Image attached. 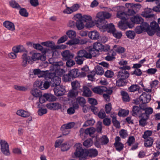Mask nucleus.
Here are the masks:
<instances>
[{"label": "nucleus", "instance_id": "1", "mask_svg": "<svg viewBox=\"0 0 160 160\" xmlns=\"http://www.w3.org/2000/svg\"><path fill=\"white\" fill-rule=\"evenodd\" d=\"M88 59H89L88 52L85 49L79 50L74 58L77 64L80 65L82 64L83 61Z\"/></svg>", "mask_w": 160, "mask_h": 160}, {"label": "nucleus", "instance_id": "2", "mask_svg": "<svg viewBox=\"0 0 160 160\" xmlns=\"http://www.w3.org/2000/svg\"><path fill=\"white\" fill-rule=\"evenodd\" d=\"M75 151L74 154L76 157L79 158L80 160H85L84 154L85 151L82 148V145L80 143L76 144L74 146Z\"/></svg>", "mask_w": 160, "mask_h": 160}, {"label": "nucleus", "instance_id": "3", "mask_svg": "<svg viewBox=\"0 0 160 160\" xmlns=\"http://www.w3.org/2000/svg\"><path fill=\"white\" fill-rule=\"evenodd\" d=\"M119 69L121 70L118 72V78H121L126 80L129 77V73L126 70L130 69V67L129 66L120 67H119Z\"/></svg>", "mask_w": 160, "mask_h": 160}, {"label": "nucleus", "instance_id": "4", "mask_svg": "<svg viewBox=\"0 0 160 160\" xmlns=\"http://www.w3.org/2000/svg\"><path fill=\"white\" fill-rule=\"evenodd\" d=\"M80 72L78 69H73L70 70L68 73V75H66L64 76V78L65 81H70L71 78H76L79 76Z\"/></svg>", "mask_w": 160, "mask_h": 160}, {"label": "nucleus", "instance_id": "5", "mask_svg": "<svg viewBox=\"0 0 160 160\" xmlns=\"http://www.w3.org/2000/svg\"><path fill=\"white\" fill-rule=\"evenodd\" d=\"M95 20L97 26L99 28L105 23L106 21L103 12H99L97 14Z\"/></svg>", "mask_w": 160, "mask_h": 160}, {"label": "nucleus", "instance_id": "6", "mask_svg": "<svg viewBox=\"0 0 160 160\" xmlns=\"http://www.w3.org/2000/svg\"><path fill=\"white\" fill-rule=\"evenodd\" d=\"M0 143L2 152L5 155H9L10 152L9 145L7 142L5 140H1Z\"/></svg>", "mask_w": 160, "mask_h": 160}, {"label": "nucleus", "instance_id": "7", "mask_svg": "<svg viewBox=\"0 0 160 160\" xmlns=\"http://www.w3.org/2000/svg\"><path fill=\"white\" fill-rule=\"evenodd\" d=\"M151 95L147 93L143 92L140 97V100L143 104H146L149 102L151 99Z\"/></svg>", "mask_w": 160, "mask_h": 160}, {"label": "nucleus", "instance_id": "8", "mask_svg": "<svg viewBox=\"0 0 160 160\" xmlns=\"http://www.w3.org/2000/svg\"><path fill=\"white\" fill-rule=\"evenodd\" d=\"M98 154V151L95 149H90L85 151L84 156L85 159L87 158L88 157L91 158L97 156Z\"/></svg>", "mask_w": 160, "mask_h": 160}, {"label": "nucleus", "instance_id": "9", "mask_svg": "<svg viewBox=\"0 0 160 160\" xmlns=\"http://www.w3.org/2000/svg\"><path fill=\"white\" fill-rule=\"evenodd\" d=\"M100 29H105L108 32L112 33L115 30V28L114 25L112 23L106 24L104 23L99 28Z\"/></svg>", "mask_w": 160, "mask_h": 160}, {"label": "nucleus", "instance_id": "10", "mask_svg": "<svg viewBox=\"0 0 160 160\" xmlns=\"http://www.w3.org/2000/svg\"><path fill=\"white\" fill-rule=\"evenodd\" d=\"M118 25L119 28L123 30L127 29L128 27L132 28L133 26V24L130 25L129 23L127 22L126 21H123L122 22L121 20L119 22Z\"/></svg>", "mask_w": 160, "mask_h": 160}, {"label": "nucleus", "instance_id": "11", "mask_svg": "<svg viewBox=\"0 0 160 160\" xmlns=\"http://www.w3.org/2000/svg\"><path fill=\"white\" fill-rule=\"evenodd\" d=\"M63 60L66 61L69 59L73 58V55L71 53L69 50H66L61 53Z\"/></svg>", "mask_w": 160, "mask_h": 160}, {"label": "nucleus", "instance_id": "12", "mask_svg": "<svg viewBox=\"0 0 160 160\" xmlns=\"http://www.w3.org/2000/svg\"><path fill=\"white\" fill-rule=\"evenodd\" d=\"M53 91L55 94L57 96H60L63 95L65 92V89L60 86H58L55 88Z\"/></svg>", "mask_w": 160, "mask_h": 160}, {"label": "nucleus", "instance_id": "13", "mask_svg": "<svg viewBox=\"0 0 160 160\" xmlns=\"http://www.w3.org/2000/svg\"><path fill=\"white\" fill-rule=\"evenodd\" d=\"M61 82V79L58 77H55L51 79V86L52 87H56L60 86L59 84Z\"/></svg>", "mask_w": 160, "mask_h": 160}, {"label": "nucleus", "instance_id": "14", "mask_svg": "<svg viewBox=\"0 0 160 160\" xmlns=\"http://www.w3.org/2000/svg\"><path fill=\"white\" fill-rule=\"evenodd\" d=\"M139 117L141 118L139 121V125L142 127L146 125L147 124V121L148 118V117L144 114H141Z\"/></svg>", "mask_w": 160, "mask_h": 160}, {"label": "nucleus", "instance_id": "15", "mask_svg": "<svg viewBox=\"0 0 160 160\" xmlns=\"http://www.w3.org/2000/svg\"><path fill=\"white\" fill-rule=\"evenodd\" d=\"M107 88L105 86L97 87L92 88L93 92L96 93L101 94L106 91Z\"/></svg>", "mask_w": 160, "mask_h": 160}, {"label": "nucleus", "instance_id": "16", "mask_svg": "<svg viewBox=\"0 0 160 160\" xmlns=\"http://www.w3.org/2000/svg\"><path fill=\"white\" fill-rule=\"evenodd\" d=\"M16 114L18 115L23 118H27L30 115V113L28 111L21 109L17 111Z\"/></svg>", "mask_w": 160, "mask_h": 160}, {"label": "nucleus", "instance_id": "17", "mask_svg": "<svg viewBox=\"0 0 160 160\" xmlns=\"http://www.w3.org/2000/svg\"><path fill=\"white\" fill-rule=\"evenodd\" d=\"M142 111H141L139 107L136 106H133L132 112V115L133 116H140L142 113Z\"/></svg>", "mask_w": 160, "mask_h": 160}, {"label": "nucleus", "instance_id": "18", "mask_svg": "<svg viewBox=\"0 0 160 160\" xmlns=\"http://www.w3.org/2000/svg\"><path fill=\"white\" fill-rule=\"evenodd\" d=\"M3 25L7 29L11 31L15 30L14 25L12 22L6 21L3 22Z\"/></svg>", "mask_w": 160, "mask_h": 160}, {"label": "nucleus", "instance_id": "19", "mask_svg": "<svg viewBox=\"0 0 160 160\" xmlns=\"http://www.w3.org/2000/svg\"><path fill=\"white\" fill-rule=\"evenodd\" d=\"M12 50L15 53L27 52L25 48L22 45H18L13 47Z\"/></svg>", "mask_w": 160, "mask_h": 160}, {"label": "nucleus", "instance_id": "20", "mask_svg": "<svg viewBox=\"0 0 160 160\" xmlns=\"http://www.w3.org/2000/svg\"><path fill=\"white\" fill-rule=\"evenodd\" d=\"M89 37L93 40H98L99 37V34L96 31H93L89 32L88 34Z\"/></svg>", "mask_w": 160, "mask_h": 160}, {"label": "nucleus", "instance_id": "21", "mask_svg": "<svg viewBox=\"0 0 160 160\" xmlns=\"http://www.w3.org/2000/svg\"><path fill=\"white\" fill-rule=\"evenodd\" d=\"M82 96L87 97H90L91 96L92 91L87 86H83L82 90Z\"/></svg>", "mask_w": 160, "mask_h": 160}, {"label": "nucleus", "instance_id": "22", "mask_svg": "<svg viewBox=\"0 0 160 160\" xmlns=\"http://www.w3.org/2000/svg\"><path fill=\"white\" fill-rule=\"evenodd\" d=\"M127 16V14L124 12L121 11L117 12V18H120L122 20L126 21L128 18Z\"/></svg>", "mask_w": 160, "mask_h": 160}, {"label": "nucleus", "instance_id": "23", "mask_svg": "<svg viewBox=\"0 0 160 160\" xmlns=\"http://www.w3.org/2000/svg\"><path fill=\"white\" fill-rule=\"evenodd\" d=\"M131 21L134 23L136 24H141L143 22V19L141 17L137 15L131 19Z\"/></svg>", "mask_w": 160, "mask_h": 160}, {"label": "nucleus", "instance_id": "24", "mask_svg": "<svg viewBox=\"0 0 160 160\" xmlns=\"http://www.w3.org/2000/svg\"><path fill=\"white\" fill-rule=\"evenodd\" d=\"M23 59L22 65L24 67H25L27 64V62L29 63L31 60L30 57H28L26 53L23 54L22 56Z\"/></svg>", "mask_w": 160, "mask_h": 160}, {"label": "nucleus", "instance_id": "25", "mask_svg": "<svg viewBox=\"0 0 160 160\" xmlns=\"http://www.w3.org/2000/svg\"><path fill=\"white\" fill-rule=\"evenodd\" d=\"M88 52L89 59H91L93 57H96L98 52L96 51V49L93 47V48L90 49Z\"/></svg>", "mask_w": 160, "mask_h": 160}, {"label": "nucleus", "instance_id": "26", "mask_svg": "<svg viewBox=\"0 0 160 160\" xmlns=\"http://www.w3.org/2000/svg\"><path fill=\"white\" fill-rule=\"evenodd\" d=\"M32 46L35 49L39 50L44 53H46L47 51V49L43 48L39 43L33 44Z\"/></svg>", "mask_w": 160, "mask_h": 160}, {"label": "nucleus", "instance_id": "27", "mask_svg": "<svg viewBox=\"0 0 160 160\" xmlns=\"http://www.w3.org/2000/svg\"><path fill=\"white\" fill-rule=\"evenodd\" d=\"M30 92L32 95L35 97H39L42 95V92L37 88L32 89Z\"/></svg>", "mask_w": 160, "mask_h": 160}, {"label": "nucleus", "instance_id": "28", "mask_svg": "<svg viewBox=\"0 0 160 160\" xmlns=\"http://www.w3.org/2000/svg\"><path fill=\"white\" fill-rule=\"evenodd\" d=\"M116 82V85L118 87L123 86L127 83V80L124 79L118 78Z\"/></svg>", "mask_w": 160, "mask_h": 160}, {"label": "nucleus", "instance_id": "29", "mask_svg": "<svg viewBox=\"0 0 160 160\" xmlns=\"http://www.w3.org/2000/svg\"><path fill=\"white\" fill-rule=\"evenodd\" d=\"M95 131L96 129L93 127L88 128L85 130V134L87 135L89 134L90 136L94 138L95 136L93 134Z\"/></svg>", "mask_w": 160, "mask_h": 160}, {"label": "nucleus", "instance_id": "30", "mask_svg": "<svg viewBox=\"0 0 160 160\" xmlns=\"http://www.w3.org/2000/svg\"><path fill=\"white\" fill-rule=\"evenodd\" d=\"M125 7H132L135 11L140 9L141 8V5L140 4L126 3Z\"/></svg>", "mask_w": 160, "mask_h": 160}, {"label": "nucleus", "instance_id": "31", "mask_svg": "<svg viewBox=\"0 0 160 160\" xmlns=\"http://www.w3.org/2000/svg\"><path fill=\"white\" fill-rule=\"evenodd\" d=\"M44 96L47 101H53L56 100V97L53 95L49 93H45Z\"/></svg>", "mask_w": 160, "mask_h": 160}, {"label": "nucleus", "instance_id": "32", "mask_svg": "<svg viewBox=\"0 0 160 160\" xmlns=\"http://www.w3.org/2000/svg\"><path fill=\"white\" fill-rule=\"evenodd\" d=\"M30 54L31 55L32 59L33 61L38 60V58L40 56V53L36 52L34 51L30 52Z\"/></svg>", "mask_w": 160, "mask_h": 160}, {"label": "nucleus", "instance_id": "33", "mask_svg": "<svg viewBox=\"0 0 160 160\" xmlns=\"http://www.w3.org/2000/svg\"><path fill=\"white\" fill-rule=\"evenodd\" d=\"M78 94V90H76L72 89L69 91L68 94V98H73L77 96Z\"/></svg>", "mask_w": 160, "mask_h": 160}, {"label": "nucleus", "instance_id": "34", "mask_svg": "<svg viewBox=\"0 0 160 160\" xmlns=\"http://www.w3.org/2000/svg\"><path fill=\"white\" fill-rule=\"evenodd\" d=\"M10 7L13 8L19 9L20 8V6L15 0H12L9 2Z\"/></svg>", "mask_w": 160, "mask_h": 160}, {"label": "nucleus", "instance_id": "35", "mask_svg": "<svg viewBox=\"0 0 160 160\" xmlns=\"http://www.w3.org/2000/svg\"><path fill=\"white\" fill-rule=\"evenodd\" d=\"M153 142V138L149 137L145 140L144 146L147 148L150 147L152 145Z\"/></svg>", "mask_w": 160, "mask_h": 160}, {"label": "nucleus", "instance_id": "36", "mask_svg": "<svg viewBox=\"0 0 160 160\" xmlns=\"http://www.w3.org/2000/svg\"><path fill=\"white\" fill-rule=\"evenodd\" d=\"M33 73L34 75H38L39 78L44 77L45 72L41 71L39 69H36L33 71Z\"/></svg>", "mask_w": 160, "mask_h": 160}, {"label": "nucleus", "instance_id": "37", "mask_svg": "<svg viewBox=\"0 0 160 160\" xmlns=\"http://www.w3.org/2000/svg\"><path fill=\"white\" fill-rule=\"evenodd\" d=\"M83 22H84L81 19L77 20L76 26L78 30H81L84 28L85 25Z\"/></svg>", "mask_w": 160, "mask_h": 160}, {"label": "nucleus", "instance_id": "38", "mask_svg": "<svg viewBox=\"0 0 160 160\" xmlns=\"http://www.w3.org/2000/svg\"><path fill=\"white\" fill-rule=\"evenodd\" d=\"M121 93L122 96V100L124 101H129L130 98L127 92L124 91H122L121 92Z\"/></svg>", "mask_w": 160, "mask_h": 160}, {"label": "nucleus", "instance_id": "39", "mask_svg": "<svg viewBox=\"0 0 160 160\" xmlns=\"http://www.w3.org/2000/svg\"><path fill=\"white\" fill-rule=\"evenodd\" d=\"M42 45L48 47H49L52 49L54 48V43L52 41H47L42 42L41 43Z\"/></svg>", "mask_w": 160, "mask_h": 160}, {"label": "nucleus", "instance_id": "40", "mask_svg": "<svg viewBox=\"0 0 160 160\" xmlns=\"http://www.w3.org/2000/svg\"><path fill=\"white\" fill-rule=\"evenodd\" d=\"M113 48L115 51L119 53H123L125 51V49L120 46L118 47L117 45H114Z\"/></svg>", "mask_w": 160, "mask_h": 160}, {"label": "nucleus", "instance_id": "41", "mask_svg": "<svg viewBox=\"0 0 160 160\" xmlns=\"http://www.w3.org/2000/svg\"><path fill=\"white\" fill-rule=\"evenodd\" d=\"M126 35L128 38L133 39L134 38L136 34L133 31H128L126 32Z\"/></svg>", "mask_w": 160, "mask_h": 160}, {"label": "nucleus", "instance_id": "42", "mask_svg": "<svg viewBox=\"0 0 160 160\" xmlns=\"http://www.w3.org/2000/svg\"><path fill=\"white\" fill-rule=\"evenodd\" d=\"M104 71L102 67L99 65H97L95 68V73L99 75H102L103 74Z\"/></svg>", "mask_w": 160, "mask_h": 160}, {"label": "nucleus", "instance_id": "43", "mask_svg": "<svg viewBox=\"0 0 160 160\" xmlns=\"http://www.w3.org/2000/svg\"><path fill=\"white\" fill-rule=\"evenodd\" d=\"M101 144L102 145H106L109 142V139L106 136H103L102 138H99Z\"/></svg>", "mask_w": 160, "mask_h": 160}, {"label": "nucleus", "instance_id": "44", "mask_svg": "<svg viewBox=\"0 0 160 160\" xmlns=\"http://www.w3.org/2000/svg\"><path fill=\"white\" fill-rule=\"evenodd\" d=\"M114 145L115 147L116 150L119 152L121 151L124 147L123 144L121 142L114 143Z\"/></svg>", "mask_w": 160, "mask_h": 160}, {"label": "nucleus", "instance_id": "45", "mask_svg": "<svg viewBox=\"0 0 160 160\" xmlns=\"http://www.w3.org/2000/svg\"><path fill=\"white\" fill-rule=\"evenodd\" d=\"M66 34L70 38H73L76 36V32L72 30H69L66 32Z\"/></svg>", "mask_w": 160, "mask_h": 160}, {"label": "nucleus", "instance_id": "46", "mask_svg": "<svg viewBox=\"0 0 160 160\" xmlns=\"http://www.w3.org/2000/svg\"><path fill=\"white\" fill-rule=\"evenodd\" d=\"M75 125V123L73 122H72L64 124L62 126V128H64L68 129L73 128Z\"/></svg>", "mask_w": 160, "mask_h": 160}, {"label": "nucleus", "instance_id": "47", "mask_svg": "<svg viewBox=\"0 0 160 160\" xmlns=\"http://www.w3.org/2000/svg\"><path fill=\"white\" fill-rule=\"evenodd\" d=\"M19 9V13L21 15L26 17H28V13L25 8H21L20 7V8Z\"/></svg>", "mask_w": 160, "mask_h": 160}, {"label": "nucleus", "instance_id": "48", "mask_svg": "<svg viewBox=\"0 0 160 160\" xmlns=\"http://www.w3.org/2000/svg\"><path fill=\"white\" fill-rule=\"evenodd\" d=\"M92 140L89 138L87 139L83 142V145L86 147L88 148L92 146Z\"/></svg>", "mask_w": 160, "mask_h": 160}, {"label": "nucleus", "instance_id": "49", "mask_svg": "<svg viewBox=\"0 0 160 160\" xmlns=\"http://www.w3.org/2000/svg\"><path fill=\"white\" fill-rule=\"evenodd\" d=\"M140 87L138 85L133 84L132 85L128 88L130 92H134L138 91L140 89Z\"/></svg>", "mask_w": 160, "mask_h": 160}, {"label": "nucleus", "instance_id": "50", "mask_svg": "<svg viewBox=\"0 0 160 160\" xmlns=\"http://www.w3.org/2000/svg\"><path fill=\"white\" fill-rule=\"evenodd\" d=\"M93 48L98 52L101 51L102 44L100 42H96L93 44Z\"/></svg>", "mask_w": 160, "mask_h": 160}, {"label": "nucleus", "instance_id": "51", "mask_svg": "<svg viewBox=\"0 0 160 160\" xmlns=\"http://www.w3.org/2000/svg\"><path fill=\"white\" fill-rule=\"evenodd\" d=\"M77 102L80 106H83L86 103V100L84 98L82 97H80L77 98L76 99Z\"/></svg>", "mask_w": 160, "mask_h": 160}, {"label": "nucleus", "instance_id": "52", "mask_svg": "<svg viewBox=\"0 0 160 160\" xmlns=\"http://www.w3.org/2000/svg\"><path fill=\"white\" fill-rule=\"evenodd\" d=\"M145 112L142 113L141 114H144L149 118V115L151 114L153 112V109L152 108L149 107L147 108L145 110Z\"/></svg>", "mask_w": 160, "mask_h": 160}, {"label": "nucleus", "instance_id": "53", "mask_svg": "<svg viewBox=\"0 0 160 160\" xmlns=\"http://www.w3.org/2000/svg\"><path fill=\"white\" fill-rule=\"evenodd\" d=\"M127 8V14L128 16L133 15L136 13V12L132 7H125Z\"/></svg>", "mask_w": 160, "mask_h": 160}, {"label": "nucleus", "instance_id": "54", "mask_svg": "<svg viewBox=\"0 0 160 160\" xmlns=\"http://www.w3.org/2000/svg\"><path fill=\"white\" fill-rule=\"evenodd\" d=\"M56 74V72H49L48 73H46L45 72L44 77H43L51 79H52L53 78L56 77L55 76Z\"/></svg>", "mask_w": 160, "mask_h": 160}, {"label": "nucleus", "instance_id": "55", "mask_svg": "<svg viewBox=\"0 0 160 160\" xmlns=\"http://www.w3.org/2000/svg\"><path fill=\"white\" fill-rule=\"evenodd\" d=\"M129 111L128 110L122 109L119 111L118 115L119 116H126L129 113Z\"/></svg>", "mask_w": 160, "mask_h": 160}, {"label": "nucleus", "instance_id": "56", "mask_svg": "<svg viewBox=\"0 0 160 160\" xmlns=\"http://www.w3.org/2000/svg\"><path fill=\"white\" fill-rule=\"evenodd\" d=\"M71 85L72 89L76 90H77V89L80 87V83L77 81L72 82Z\"/></svg>", "mask_w": 160, "mask_h": 160}, {"label": "nucleus", "instance_id": "57", "mask_svg": "<svg viewBox=\"0 0 160 160\" xmlns=\"http://www.w3.org/2000/svg\"><path fill=\"white\" fill-rule=\"evenodd\" d=\"M13 87L14 88L17 90L25 91L28 89L27 87H24L23 86H20L17 85H15Z\"/></svg>", "mask_w": 160, "mask_h": 160}, {"label": "nucleus", "instance_id": "58", "mask_svg": "<svg viewBox=\"0 0 160 160\" xmlns=\"http://www.w3.org/2000/svg\"><path fill=\"white\" fill-rule=\"evenodd\" d=\"M112 122L113 125L116 128H119L120 127V123L118 121L115 117H113L112 118Z\"/></svg>", "mask_w": 160, "mask_h": 160}, {"label": "nucleus", "instance_id": "59", "mask_svg": "<svg viewBox=\"0 0 160 160\" xmlns=\"http://www.w3.org/2000/svg\"><path fill=\"white\" fill-rule=\"evenodd\" d=\"M120 136L122 138H125L128 136V133L126 130L122 129L119 132Z\"/></svg>", "mask_w": 160, "mask_h": 160}, {"label": "nucleus", "instance_id": "60", "mask_svg": "<svg viewBox=\"0 0 160 160\" xmlns=\"http://www.w3.org/2000/svg\"><path fill=\"white\" fill-rule=\"evenodd\" d=\"M152 134V131L150 130H147L144 132L142 137L144 139L149 138L148 137L151 136Z\"/></svg>", "mask_w": 160, "mask_h": 160}, {"label": "nucleus", "instance_id": "61", "mask_svg": "<svg viewBox=\"0 0 160 160\" xmlns=\"http://www.w3.org/2000/svg\"><path fill=\"white\" fill-rule=\"evenodd\" d=\"M135 141V139L134 137L131 136L129 137L126 143L128 146H130L134 143Z\"/></svg>", "mask_w": 160, "mask_h": 160}, {"label": "nucleus", "instance_id": "62", "mask_svg": "<svg viewBox=\"0 0 160 160\" xmlns=\"http://www.w3.org/2000/svg\"><path fill=\"white\" fill-rule=\"evenodd\" d=\"M95 122L94 119H92L87 120L84 124L83 126L87 127L89 126H92L95 123Z\"/></svg>", "mask_w": 160, "mask_h": 160}, {"label": "nucleus", "instance_id": "63", "mask_svg": "<svg viewBox=\"0 0 160 160\" xmlns=\"http://www.w3.org/2000/svg\"><path fill=\"white\" fill-rule=\"evenodd\" d=\"M150 27L152 28L155 30L156 31L159 29L158 24L156 22H152L150 23Z\"/></svg>", "mask_w": 160, "mask_h": 160}, {"label": "nucleus", "instance_id": "64", "mask_svg": "<svg viewBox=\"0 0 160 160\" xmlns=\"http://www.w3.org/2000/svg\"><path fill=\"white\" fill-rule=\"evenodd\" d=\"M112 109V105L110 103L106 104L105 105V110L107 114L110 113Z\"/></svg>", "mask_w": 160, "mask_h": 160}]
</instances>
